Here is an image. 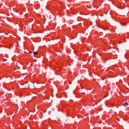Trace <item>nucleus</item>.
Wrapping results in <instances>:
<instances>
[{
	"mask_svg": "<svg viewBox=\"0 0 129 129\" xmlns=\"http://www.w3.org/2000/svg\"><path fill=\"white\" fill-rule=\"evenodd\" d=\"M121 25H122V26H125V25H124V24H121Z\"/></svg>",
	"mask_w": 129,
	"mask_h": 129,
	"instance_id": "nucleus-3",
	"label": "nucleus"
},
{
	"mask_svg": "<svg viewBox=\"0 0 129 129\" xmlns=\"http://www.w3.org/2000/svg\"><path fill=\"white\" fill-rule=\"evenodd\" d=\"M33 54L34 55H38V52H37L36 51L33 52Z\"/></svg>",
	"mask_w": 129,
	"mask_h": 129,
	"instance_id": "nucleus-2",
	"label": "nucleus"
},
{
	"mask_svg": "<svg viewBox=\"0 0 129 129\" xmlns=\"http://www.w3.org/2000/svg\"><path fill=\"white\" fill-rule=\"evenodd\" d=\"M30 54L32 53V51H29Z\"/></svg>",
	"mask_w": 129,
	"mask_h": 129,
	"instance_id": "nucleus-4",
	"label": "nucleus"
},
{
	"mask_svg": "<svg viewBox=\"0 0 129 129\" xmlns=\"http://www.w3.org/2000/svg\"><path fill=\"white\" fill-rule=\"evenodd\" d=\"M124 106L125 107L128 106V103L127 102H126L124 104Z\"/></svg>",
	"mask_w": 129,
	"mask_h": 129,
	"instance_id": "nucleus-1",
	"label": "nucleus"
}]
</instances>
